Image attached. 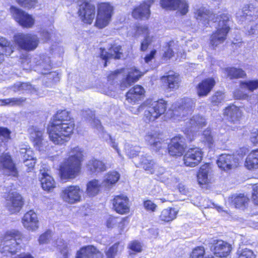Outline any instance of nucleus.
Wrapping results in <instances>:
<instances>
[{
    "instance_id": "f03ea898",
    "label": "nucleus",
    "mask_w": 258,
    "mask_h": 258,
    "mask_svg": "<svg viewBox=\"0 0 258 258\" xmlns=\"http://www.w3.org/2000/svg\"><path fill=\"white\" fill-rule=\"evenodd\" d=\"M83 150L79 147H75L69 153V158L60 166L61 178L64 179H73L76 177L81 169L83 161Z\"/></svg>"
},
{
    "instance_id": "09e8293b",
    "label": "nucleus",
    "mask_w": 258,
    "mask_h": 258,
    "mask_svg": "<svg viewBox=\"0 0 258 258\" xmlns=\"http://www.w3.org/2000/svg\"><path fill=\"white\" fill-rule=\"evenodd\" d=\"M206 119L200 114L194 115L190 119L189 124L190 127L193 128H200L206 125Z\"/></svg>"
},
{
    "instance_id": "4d7b16f0",
    "label": "nucleus",
    "mask_w": 258,
    "mask_h": 258,
    "mask_svg": "<svg viewBox=\"0 0 258 258\" xmlns=\"http://www.w3.org/2000/svg\"><path fill=\"white\" fill-rule=\"evenodd\" d=\"M240 88L241 89H247L250 91H253L258 88V80L241 82L240 83Z\"/></svg>"
},
{
    "instance_id": "13d9d810",
    "label": "nucleus",
    "mask_w": 258,
    "mask_h": 258,
    "mask_svg": "<svg viewBox=\"0 0 258 258\" xmlns=\"http://www.w3.org/2000/svg\"><path fill=\"white\" fill-rule=\"evenodd\" d=\"M10 132L6 128L0 127V147H3L10 138Z\"/></svg>"
},
{
    "instance_id": "f704fd0d",
    "label": "nucleus",
    "mask_w": 258,
    "mask_h": 258,
    "mask_svg": "<svg viewBox=\"0 0 258 258\" xmlns=\"http://www.w3.org/2000/svg\"><path fill=\"white\" fill-rule=\"evenodd\" d=\"M253 8L249 5H245L242 9H239L236 14L237 19L240 22H244L245 21H250L253 19L252 15L253 11L251 10Z\"/></svg>"
},
{
    "instance_id": "2eb2a0df",
    "label": "nucleus",
    "mask_w": 258,
    "mask_h": 258,
    "mask_svg": "<svg viewBox=\"0 0 258 258\" xmlns=\"http://www.w3.org/2000/svg\"><path fill=\"white\" fill-rule=\"evenodd\" d=\"M203 153L199 148L189 149L183 156L184 164L186 166L195 167L202 160Z\"/></svg>"
},
{
    "instance_id": "39448f33",
    "label": "nucleus",
    "mask_w": 258,
    "mask_h": 258,
    "mask_svg": "<svg viewBox=\"0 0 258 258\" xmlns=\"http://www.w3.org/2000/svg\"><path fill=\"white\" fill-rule=\"evenodd\" d=\"M21 233L13 231L7 232L0 244V251L4 256L11 257L20 249Z\"/></svg>"
},
{
    "instance_id": "bf43d9fd",
    "label": "nucleus",
    "mask_w": 258,
    "mask_h": 258,
    "mask_svg": "<svg viewBox=\"0 0 258 258\" xmlns=\"http://www.w3.org/2000/svg\"><path fill=\"white\" fill-rule=\"evenodd\" d=\"M224 99V94L221 92H217L211 97V102L214 105H218Z\"/></svg>"
},
{
    "instance_id": "9b49d317",
    "label": "nucleus",
    "mask_w": 258,
    "mask_h": 258,
    "mask_svg": "<svg viewBox=\"0 0 258 258\" xmlns=\"http://www.w3.org/2000/svg\"><path fill=\"white\" fill-rule=\"evenodd\" d=\"M11 12L14 19L22 27L31 28L34 25L35 20L32 16L26 13L23 10L12 7Z\"/></svg>"
},
{
    "instance_id": "20e7f679",
    "label": "nucleus",
    "mask_w": 258,
    "mask_h": 258,
    "mask_svg": "<svg viewBox=\"0 0 258 258\" xmlns=\"http://www.w3.org/2000/svg\"><path fill=\"white\" fill-rule=\"evenodd\" d=\"M229 17L227 14H221L217 15L214 21L216 31L210 38V45L213 48L226 40L227 35L230 30Z\"/></svg>"
},
{
    "instance_id": "423d86ee",
    "label": "nucleus",
    "mask_w": 258,
    "mask_h": 258,
    "mask_svg": "<svg viewBox=\"0 0 258 258\" xmlns=\"http://www.w3.org/2000/svg\"><path fill=\"white\" fill-rule=\"evenodd\" d=\"M36 63L37 70L40 71L42 74H47L48 78L51 79L53 78L54 81H57L58 77L57 74L55 72H50L47 73V71L50 70L51 68V62L50 57L42 55L38 56L37 58L33 59V60H30L29 59L26 58L22 61V64L24 70H29L31 68H34L32 63Z\"/></svg>"
},
{
    "instance_id": "49530a36",
    "label": "nucleus",
    "mask_w": 258,
    "mask_h": 258,
    "mask_svg": "<svg viewBox=\"0 0 258 258\" xmlns=\"http://www.w3.org/2000/svg\"><path fill=\"white\" fill-rule=\"evenodd\" d=\"M210 171L209 165H204L201 167L198 174V180L200 184H206L209 181L208 174Z\"/></svg>"
},
{
    "instance_id": "412c9836",
    "label": "nucleus",
    "mask_w": 258,
    "mask_h": 258,
    "mask_svg": "<svg viewBox=\"0 0 258 258\" xmlns=\"http://www.w3.org/2000/svg\"><path fill=\"white\" fill-rule=\"evenodd\" d=\"M39 179L41 187L44 190L50 191L55 187V182L51 176L49 174V170L45 167L40 169Z\"/></svg>"
},
{
    "instance_id": "6e6d98bb",
    "label": "nucleus",
    "mask_w": 258,
    "mask_h": 258,
    "mask_svg": "<svg viewBox=\"0 0 258 258\" xmlns=\"http://www.w3.org/2000/svg\"><path fill=\"white\" fill-rule=\"evenodd\" d=\"M124 149L127 156L130 158H134L138 155L140 148L139 146H133L128 143H126Z\"/></svg>"
},
{
    "instance_id": "79ce46f5",
    "label": "nucleus",
    "mask_w": 258,
    "mask_h": 258,
    "mask_svg": "<svg viewBox=\"0 0 258 258\" xmlns=\"http://www.w3.org/2000/svg\"><path fill=\"white\" fill-rule=\"evenodd\" d=\"M162 80L167 83L168 87L170 89H176L179 86V77L175 73H172L167 76L163 77Z\"/></svg>"
},
{
    "instance_id": "5fc2aeb1",
    "label": "nucleus",
    "mask_w": 258,
    "mask_h": 258,
    "mask_svg": "<svg viewBox=\"0 0 258 258\" xmlns=\"http://www.w3.org/2000/svg\"><path fill=\"white\" fill-rule=\"evenodd\" d=\"M237 258H255L253 251L247 248H239L236 252Z\"/></svg>"
},
{
    "instance_id": "4c0bfd02",
    "label": "nucleus",
    "mask_w": 258,
    "mask_h": 258,
    "mask_svg": "<svg viewBox=\"0 0 258 258\" xmlns=\"http://www.w3.org/2000/svg\"><path fill=\"white\" fill-rule=\"evenodd\" d=\"M248 200L243 194L234 195L229 198V203L236 208H241L245 206Z\"/></svg>"
},
{
    "instance_id": "393cba45",
    "label": "nucleus",
    "mask_w": 258,
    "mask_h": 258,
    "mask_svg": "<svg viewBox=\"0 0 258 258\" xmlns=\"http://www.w3.org/2000/svg\"><path fill=\"white\" fill-rule=\"evenodd\" d=\"M30 134V138L33 142L34 146L39 150L44 145L43 134L44 130L37 126H32L28 129Z\"/></svg>"
},
{
    "instance_id": "72a5a7b5",
    "label": "nucleus",
    "mask_w": 258,
    "mask_h": 258,
    "mask_svg": "<svg viewBox=\"0 0 258 258\" xmlns=\"http://www.w3.org/2000/svg\"><path fill=\"white\" fill-rule=\"evenodd\" d=\"M144 92L145 90L142 86L137 85L131 89L127 93L126 100L130 103H135L141 99Z\"/></svg>"
},
{
    "instance_id": "ddd939ff",
    "label": "nucleus",
    "mask_w": 258,
    "mask_h": 258,
    "mask_svg": "<svg viewBox=\"0 0 258 258\" xmlns=\"http://www.w3.org/2000/svg\"><path fill=\"white\" fill-rule=\"evenodd\" d=\"M90 121L92 126L97 130L100 134V136L107 142L111 147L116 150L118 156L121 157L120 151L118 148L117 143L115 142V139H113L109 134L104 131L103 127L101 125L100 120L96 119L95 116H91Z\"/></svg>"
},
{
    "instance_id": "c85d7f7f",
    "label": "nucleus",
    "mask_w": 258,
    "mask_h": 258,
    "mask_svg": "<svg viewBox=\"0 0 258 258\" xmlns=\"http://www.w3.org/2000/svg\"><path fill=\"white\" fill-rule=\"evenodd\" d=\"M20 154L25 165L27 167V171L31 172L36 163V159L33 157V152L30 149L21 148Z\"/></svg>"
},
{
    "instance_id": "ea45409f",
    "label": "nucleus",
    "mask_w": 258,
    "mask_h": 258,
    "mask_svg": "<svg viewBox=\"0 0 258 258\" xmlns=\"http://www.w3.org/2000/svg\"><path fill=\"white\" fill-rule=\"evenodd\" d=\"M137 32L138 34L143 35L145 37V39L141 43V50L145 51L152 41V38L148 35V27L146 26H139L137 28Z\"/></svg>"
},
{
    "instance_id": "603ef678",
    "label": "nucleus",
    "mask_w": 258,
    "mask_h": 258,
    "mask_svg": "<svg viewBox=\"0 0 258 258\" xmlns=\"http://www.w3.org/2000/svg\"><path fill=\"white\" fill-rule=\"evenodd\" d=\"M124 247V245L120 242H117L110 247L106 251V255L107 258H114L119 252H121Z\"/></svg>"
},
{
    "instance_id": "1a4fd4ad",
    "label": "nucleus",
    "mask_w": 258,
    "mask_h": 258,
    "mask_svg": "<svg viewBox=\"0 0 258 258\" xmlns=\"http://www.w3.org/2000/svg\"><path fill=\"white\" fill-rule=\"evenodd\" d=\"M83 191L78 185H69L61 188L60 199L65 203L73 205L81 202Z\"/></svg>"
},
{
    "instance_id": "69168bd1",
    "label": "nucleus",
    "mask_w": 258,
    "mask_h": 258,
    "mask_svg": "<svg viewBox=\"0 0 258 258\" xmlns=\"http://www.w3.org/2000/svg\"><path fill=\"white\" fill-rule=\"evenodd\" d=\"M23 90L24 94H34L36 93V89L31 84L28 82H23Z\"/></svg>"
},
{
    "instance_id": "5701e85b",
    "label": "nucleus",
    "mask_w": 258,
    "mask_h": 258,
    "mask_svg": "<svg viewBox=\"0 0 258 258\" xmlns=\"http://www.w3.org/2000/svg\"><path fill=\"white\" fill-rule=\"evenodd\" d=\"M22 222L24 227L30 231H34L39 227L37 216L32 210H30L24 215Z\"/></svg>"
},
{
    "instance_id": "7ed1b4c3",
    "label": "nucleus",
    "mask_w": 258,
    "mask_h": 258,
    "mask_svg": "<svg viewBox=\"0 0 258 258\" xmlns=\"http://www.w3.org/2000/svg\"><path fill=\"white\" fill-rule=\"evenodd\" d=\"M167 109V103L163 99L156 101L147 100L143 104L134 110H131L134 114H138L145 110L144 119L146 122L153 121L163 114Z\"/></svg>"
},
{
    "instance_id": "37998d69",
    "label": "nucleus",
    "mask_w": 258,
    "mask_h": 258,
    "mask_svg": "<svg viewBox=\"0 0 258 258\" xmlns=\"http://www.w3.org/2000/svg\"><path fill=\"white\" fill-rule=\"evenodd\" d=\"M151 174H155L163 182H168L169 177L171 176L170 173L162 166L156 164L153 168V172Z\"/></svg>"
},
{
    "instance_id": "473e14b6",
    "label": "nucleus",
    "mask_w": 258,
    "mask_h": 258,
    "mask_svg": "<svg viewBox=\"0 0 258 258\" xmlns=\"http://www.w3.org/2000/svg\"><path fill=\"white\" fill-rule=\"evenodd\" d=\"M213 79H207L199 83L197 87V93L200 97L206 96L211 91L215 85Z\"/></svg>"
},
{
    "instance_id": "6e6552de",
    "label": "nucleus",
    "mask_w": 258,
    "mask_h": 258,
    "mask_svg": "<svg viewBox=\"0 0 258 258\" xmlns=\"http://www.w3.org/2000/svg\"><path fill=\"white\" fill-rule=\"evenodd\" d=\"M113 7L108 3H102L97 6V15L95 25L100 29L107 26L111 21Z\"/></svg>"
},
{
    "instance_id": "c9c22d12",
    "label": "nucleus",
    "mask_w": 258,
    "mask_h": 258,
    "mask_svg": "<svg viewBox=\"0 0 258 258\" xmlns=\"http://www.w3.org/2000/svg\"><path fill=\"white\" fill-rule=\"evenodd\" d=\"M135 164L137 167L143 168L150 173L153 172V168L156 165L152 157L147 155L142 156L140 162L138 163H135Z\"/></svg>"
},
{
    "instance_id": "4be33fe9",
    "label": "nucleus",
    "mask_w": 258,
    "mask_h": 258,
    "mask_svg": "<svg viewBox=\"0 0 258 258\" xmlns=\"http://www.w3.org/2000/svg\"><path fill=\"white\" fill-rule=\"evenodd\" d=\"M113 208L118 213L124 214L129 212L130 205L128 198L121 195L115 196L112 201Z\"/></svg>"
},
{
    "instance_id": "f8f14e48",
    "label": "nucleus",
    "mask_w": 258,
    "mask_h": 258,
    "mask_svg": "<svg viewBox=\"0 0 258 258\" xmlns=\"http://www.w3.org/2000/svg\"><path fill=\"white\" fill-rule=\"evenodd\" d=\"M211 251L219 257H226L230 253L231 245L222 240H213L210 244Z\"/></svg>"
},
{
    "instance_id": "f257e3e1",
    "label": "nucleus",
    "mask_w": 258,
    "mask_h": 258,
    "mask_svg": "<svg viewBox=\"0 0 258 258\" xmlns=\"http://www.w3.org/2000/svg\"><path fill=\"white\" fill-rule=\"evenodd\" d=\"M75 124L69 113L65 110L58 112L47 128L50 140L54 144L61 145L68 142L73 133Z\"/></svg>"
},
{
    "instance_id": "dca6fc26",
    "label": "nucleus",
    "mask_w": 258,
    "mask_h": 258,
    "mask_svg": "<svg viewBox=\"0 0 258 258\" xmlns=\"http://www.w3.org/2000/svg\"><path fill=\"white\" fill-rule=\"evenodd\" d=\"M78 13L82 17V21L86 23L91 24L95 14V7L90 3L84 1L79 3Z\"/></svg>"
},
{
    "instance_id": "2f4dec72",
    "label": "nucleus",
    "mask_w": 258,
    "mask_h": 258,
    "mask_svg": "<svg viewBox=\"0 0 258 258\" xmlns=\"http://www.w3.org/2000/svg\"><path fill=\"white\" fill-rule=\"evenodd\" d=\"M195 15L196 19L199 23H201L206 26L209 24L210 20L213 19L215 17V15L204 7L197 9L195 12Z\"/></svg>"
},
{
    "instance_id": "cd10ccee",
    "label": "nucleus",
    "mask_w": 258,
    "mask_h": 258,
    "mask_svg": "<svg viewBox=\"0 0 258 258\" xmlns=\"http://www.w3.org/2000/svg\"><path fill=\"white\" fill-rule=\"evenodd\" d=\"M182 105L177 110L174 112V114L180 116L181 118L186 114H190L196 105V100L191 98H184Z\"/></svg>"
},
{
    "instance_id": "338daca9",
    "label": "nucleus",
    "mask_w": 258,
    "mask_h": 258,
    "mask_svg": "<svg viewBox=\"0 0 258 258\" xmlns=\"http://www.w3.org/2000/svg\"><path fill=\"white\" fill-rule=\"evenodd\" d=\"M51 238V233L50 231H47L41 234L38 239L40 244H46L48 243Z\"/></svg>"
},
{
    "instance_id": "e433bc0d",
    "label": "nucleus",
    "mask_w": 258,
    "mask_h": 258,
    "mask_svg": "<svg viewBox=\"0 0 258 258\" xmlns=\"http://www.w3.org/2000/svg\"><path fill=\"white\" fill-rule=\"evenodd\" d=\"M87 167L92 173H99L106 170V165L102 161L94 158L88 161Z\"/></svg>"
},
{
    "instance_id": "680f3d73",
    "label": "nucleus",
    "mask_w": 258,
    "mask_h": 258,
    "mask_svg": "<svg viewBox=\"0 0 258 258\" xmlns=\"http://www.w3.org/2000/svg\"><path fill=\"white\" fill-rule=\"evenodd\" d=\"M56 246L58 247L61 253L62 254L63 258H67L69 254V249L67 245H64V243L61 240H58L56 243Z\"/></svg>"
},
{
    "instance_id": "de8ad7c7",
    "label": "nucleus",
    "mask_w": 258,
    "mask_h": 258,
    "mask_svg": "<svg viewBox=\"0 0 258 258\" xmlns=\"http://www.w3.org/2000/svg\"><path fill=\"white\" fill-rule=\"evenodd\" d=\"M177 214V212L175 209H166L162 211L160 216V219L164 222H170L176 218Z\"/></svg>"
},
{
    "instance_id": "f3484780",
    "label": "nucleus",
    "mask_w": 258,
    "mask_h": 258,
    "mask_svg": "<svg viewBox=\"0 0 258 258\" xmlns=\"http://www.w3.org/2000/svg\"><path fill=\"white\" fill-rule=\"evenodd\" d=\"M163 8L170 10H177L182 15L186 14L188 11V4L186 0H161Z\"/></svg>"
},
{
    "instance_id": "b1692460",
    "label": "nucleus",
    "mask_w": 258,
    "mask_h": 258,
    "mask_svg": "<svg viewBox=\"0 0 258 258\" xmlns=\"http://www.w3.org/2000/svg\"><path fill=\"white\" fill-rule=\"evenodd\" d=\"M224 114L227 116V119L230 123L235 125L234 127L231 126L232 130L237 128V125L239 123L242 115L239 108L235 105L230 106L225 109Z\"/></svg>"
},
{
    "instance_id": "c756f323",
    "label": "nucleus",
    "mask_w": 258,
    "mask_h": 258,
    "mask_svg": "<svg viewBox=\"0 0 258 258\" xmlns=\"http://www.w3.org/2000/svg\"><path fill=\"white\" fill-rule=\"evenodd\" d=\"M76 258H102V255L94 246L89 245L82 248Z\"/></svg>"
},
{
    "instance_id": "a878e982",
    "label": "nucleus",
    "mask_w": 258,
    "mask_h": 258,
    "mask_svg": "<svg viewBox=\"0 0 258 258\" xmlns=\"http://www.w3.org/2000/svg\"><path fill=\"white\" fill-rule=\"evenodd\" d=\"M145 140L151 148L156 152L166 146V144L162 141L159 137V135L155 132H149L145 137Z\"/></svg>"
},
{
    "instance_id": "58836bf2",
    "label": "nucleus",
    "mask_w": 258,
    "mask_h": 258,
    "mask_svg": "<svg viewBox=\"0 0 258 258\" xmlns=\"http://www.w3.org/2000/svg\"><path fill=\"white\" fill-rule=\"evenodd\" d=\"M16 48L17 46L13 42L12 43L6 38L0 36V51L4 53L6 56L10 55Z\"/></svg>"
},
{
    "instance_id": "aec40b11",
    "label": "nucleus",
    "mask_w": 258,
    "mask_h": 258,
    "mask_svg": "<svg viewBox=\"0 0 258 258\" xmlns=\"http://www.w3.org/2000/svg\"><path fill=\"white\" fill-rule=\"evenodd\" d=\"M100 57L105 60L104 66H107V61L109 58L120 59L123 57L122 50L120 45L114 44L112 45L106 51L105 49L100 48Z\"/></svg>"
},
{
    "instance_id": "7c9ffc66",
    "label": "nucleus",
    "mask_w": 258,
    "mask_h": 258,
    "mask_svg": "<svg viewBox=\"0 0 258 258\" xmlns=\"http://www.w3.org/2000/svg\"><path fill=\"white\" fill-rule=\"evenodd\" d=\"M177 54V57L180 58H185L184 51L183 50L182 47L179 46L177 44L174 43L173 41H170L167 48L164 54V57L170 58L174 54Z\"/></svg>"
},
{
    "instance_id": "a18cd8bd",
    "label": "nucleus",
    "mask_w": 258,
    "mask_h": 258,
    "mask_svg": "<svg viewBox=\"0 0 258 258\" xmlns=\"http://www.w3.org/2000/svg\"><path fill=\"white\" fill-rule=\"evenodd\" d=\"M245 166L248 169L258 168V149L252 151L247 157Z\"/></svg>"
},
{
    "instance_id": "052dcab7",
    "label": "nucleus",
    "mask_w": 258,
    "mask_h": 258,
    "mask_svg": "<svg viewBox=\"0 0 258 258\" xmlns=\"http://www.w3.org/2000/svg\"><path fill=\"white\" fill-rule=\"evenodd\" d=\"M204 254L205 249L204 247L199 246L192 250L190 258H204Z\"/></svg>"
},
{
    "instance_id": "864d4df0",
    "label": "nucleus",
    "mask_w": 258,
    "mask_h": 258,
    "mask_svg": "<svg viewBox=\"0 0 258 258\" xmlns=\"http://www.w3.org/2000/svg\"><path fill=\"white\" fill-rule=\"evenodd\" d=\"M26 99L23 97L11 98L0 100L1 105H8L10 106L19 105L25 101Z\"/></svg>"
},
{
    "instance_id": "4468645a",
    "label": "nucleus",
    "mask_w": 258,
    "mask_h": 258,
    "mask_svg": "<svg viewBox=\"0 0 258 258\" xmlns=\"http://www.w3.org/2000/svg\"><path fill=\"white\" fill-rule=\"evenodd\" d=\"M186 147L185 140L181 135L173 137L168 145V152L172 156H181Z\"/></svg>"
},
{
    "instance_id": "8fccbe9b",
    "label": "nucleus",
    "mask_w": 258,
    "mask_h": 258,
    "mask_svg": "<svg viewBox=\"0 0 258 258\" xmlns=\"http://www.w3.org/2000/svg\"><path fill=\"white\" fill-rule=\"evenodd\" d=\"M143 75V74L135 68L130 69L128 75L126 78V83L130 85L132 83L136 82Z\"/></svg>"
},
{
    "instance_id": "9d476101",
    "label": "nucleus",
    "mask_w": 258,
    "mask_h": 258,
    "mask_svg": "<svg viewBox=\"0 0 258 258\" xmlns=\"http://www.w3.org/2000/svg\"><path fill=\"white\" fill-rule=\"evenodd\" d=\"M6 199L5 206L11 214L19 212L23 206L24 202L22 196L17 192L11 190L4 195Z\"/></svg>"
},
{
    "instance_id": "a211bd4d",
    "label": "nucleus",
    "mask_w": 258,
    "mask_h": 258,
    "mask_svg": "<svg viewBox=\"0 0 258 258\" xmlns=\"http://www.w3.org/2000/svg\"><path fill=\"white\" fill-rule=\"evenodd\" d=\"M0 170L4 174L16 177L18 172L11 157L7 153L0 155Z\"/></svg>"
},
{
    "instance_id": "e2e57ef3",
    "label": "nucleus",
    "mask_w": 258,
    "mask_h": 258,
    "mask_svg": "<svg viewBox=\"0 0 258 258\" xmlns=\"http://www.w3.org/2000/svg\"><path fill=\"white\" fill-rule=\"evenodd\" d=\"M202 136L203 141L207 142L209 145H212L213 143V135L210 129L207 128L205 130Z\"/></svg>"
},
{
    "instance_id": "774afa93",
    "label": "nucleus",
    "mask_w": 258,
    "mask_h": 258,
    "mask_svg": "<svg viewBox=\"0 0 258 258\" xmlns=\"http://www.w3.org/2000/svg\"><path fill=\"white\" fill-rule=\"evenodd\" d=\"M129 248L132 250L137 252L142 251V246L140 243L136 241L131 242L129 245Z\"/></svg>"
},
{
    "instance_id": "c03bdc74",
    "label": "nucleus",
    "mask_w": 258,
    "mask_h": 258,
    "mask_svg": "<svg viewBox=\"0 0 258 258\" xmlns=\"http://www.w3.org/2000/svg\"><path fill=\"white\" fill-rule=\"evenodd\" d=\"M101 183L97 179L90 180L87 184L86 194L89 197H94L100 190Z\"/></svg>"
},
{
    "instance_id": "a19ab883",
    "label": "nucleus",
    "mask_w": 258,
    "mask_h": 258,
    "mask_svg": "<svg viewBox=\"0 0 258 258\" xmlns=\"http://www.w3.org/2000/svg\"><path fill=\"white\" fill-rule=\"evenodd\" d=\"M119 174L115 171L109 172L104 176L103 181L102 182L103 186L106 188H110L119 179Z\"/></svg>"
},
{
    "instance_id": "6ab92c4d",
    "label": "nucleus",
    "mask_w": 258,
    "mask_h": 258,
    "mask_svg": "<svg viewBox=\"0 0 258 258\" xmlns=\"http://www.w3.org/2000/svg\"><path fill=\"white\" fill-rule=\"evenodd\" d=\"M217 163L219 167L224 171L235 168L239 164L238 159L234 155L226 154L221 155Z\"/></svg>"
},
{
    "instance_id": "bb28decb",
    "label": "nucleus",
    "mask_w": 258,
    "mask_h": 258,
    "mask_svg": "<svg viewBox=\"0 0 258 258\" xmlns=\"http://www.w3.org/2000/svg\"><path fill=\"white\" fill-rule=\"evenodd\" d=\"M153 3V0H147L142 4L134 10L133 16L136 19H148L150 15V7Z\"/></svg>"
},
{
    "instance_id": "0eeeda50",
    "label": "nucleus",
    "mask_w": 258,
    "mask_h": 258,
    "mask_svg": "<svg viewBox=\"0 0 258 258\" xmlns=\"http://www.w3.org/2000/svg\"><path fill=\"white\" fill-rule=\"evenodd\" d=\"M13 42L17 46L16 49L30 51L37 47L39 40L38 37L34 34L18 33L13 36Z\"/></svg>"
},
{
    "instance_id": "3c124183",
    "label": "nucleus",
    "mask_w": 258,
    "mask_h": 258,
    "mask_svg": "<svg viewBox=\"0 0 258 258\" xmlns=\"http://www.w3.org/2000/svg\"><path fill=\"white\" fill-rule=\"evenodd\" d=\"M224 73L231 79L242 78L245 76V72L241 69L227 68L224 70Z\"/></svg>"
},
{
    "instance_id": "0e129e2a",
    "label": "nucleus",
    "mask_w": 258,
    "mask_h": 258,
    "mask_svg": "<svg viewBox=\"0 0 258 258\" xmlns=\"http://www.w3.org/2000/svg\"><path fill=\"white\" fill-rule=\"evenodd\" d=\"M17 2L22 7L30 9L35 6L37 0H17Z\"/></svg>"
}]
</instances>
